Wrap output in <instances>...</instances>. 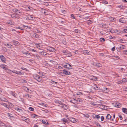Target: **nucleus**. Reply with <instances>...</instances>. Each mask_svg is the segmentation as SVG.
Instances as JSON below:
<instances>
[{"label":"nucleus","instance_id":"nucleus-1","mask_svg":"<svg viewBox=\"0 0 127 127\" xmlns=\"http://www.w3.org/2000/svg\"><path fill=\"white\" fill-rule=\"evenodd\" d=\"M33 77L38 81L41 82L42 80V78L37 74H35L33 76Z\"/></svg>","mask_w":127,"mask_h":127},{"label":"nucleus","instance_id":"nucleus-2","mask_svg":"<svg viewBox=\"0 0 127 127\" xmlns=\"http://www.w3.org/2000/svg\"><path fill=\"white\" fill-rule=\"evenodd\" d=\"M47 50L51 52H54L56 51V49H55L50 46L48 47L47 48Z\"/></svg>","mask_w":127,"mask_h":127},{"label":"nucleus","instance_id":"nucleus-3","mask_svg":"<svg viewBox=\"0 0 127 127\" xmlns=\"http://www.w3.org/2000/svg\"><path fill=\"white\" fill-rule=\"evenodd\" d=\"M0 100L6 102L8 101V100L3 96V95L1 94H0Z\"/></svg>","mask_w":127,"mask_h":127},{"label":"nucleus","instance_id":"nucleus-4","mask_svg":"<svg viewBox=\"0 0 127 127\" xmlns=\"http://www.w3.org/2000/svg\"><path fill=\"white\" fill-rule=\"evenodd\" d=\"M64 67L68 69H71L72 68V66L69 64H66L64 65Z\"/></svg>","mask_w":127,"mask_h":127},{"label":"nucleus","instance_id":"nucleus-5","mask_svg":"<svg viewBox=\"0 0 127 127\" xmlns=\"http://www.w3.org/2000/svg\"><path fill=\"white\" fill-rule=\"evenodd\" d=\"M0 58L1 61L4 63H5L6 62V60L4 57L1 55L0 56Z\"/></svg>","mask_w":127,"mask_h":127},{"label":"nucleus","instance_id":"nucleus-6","mask_svg":"<svg viewBox=\"0 0 127 127\" xmlns=\"http://www.w3.org/2000/svg\"><path fill=\"white\" fill-rule=\"evenodd\" d=\"M39 53L42 56H46L47 55V54H48L47 53L44 51L39 52Z\"/></svg>","mask_w":127,"mask_h":127},{"label":"nucleus","instance_id":"nucleus-7","mask_svg":"<svg viewBox=\"0 0 127 127\" xmlns=\"http://www.w3.org/2000/svg\"><path fill=\"white\" fill-rule=\"evenodd\" d=\"M64 75L65 74L66 75H69L70 73V72H69L68 70H66L64 69L63 70Z\"/></svg>","mask_w":127,"mask_h":127},{"label":"nucleus","instance_id":"nucleus-8","mask_svg":"<svg viewBox=\"0 0 127 127\" xmlns=\"http://www.w3.org/2000/svg\"><path fill=\"white\" fill-rule=\"evenodd\" d=\"M109 32L111 33H116L118 31V30H114V29H111L109 30Z\"/></svg>","mask_w":127,"mask_h":127},{"label":"nucleus","instance_id":"nucleus-9","mask_svg":"<svg viewBox=\"0 0 127 127\" xmlns=\"http://www.w3.org/2000/svg\"><path fill=\"white\" fill-rule=\"evenodd\" d=\"M119 22L123 23H125L126 22V21L125 20V19L124 18H122L119 19Z\"/></svg>","mask_w":127,"mask_h":127},{"label":"nucleus","instance_id":"nucleus-10","mask_svg":"<svg viewBox=\"0 0 127 127\" xmlns=\"http://www.w3.org/2000/svg\"><path fill=\"white\" fill-rule=\"evenodd\" d=\"M12 72L13 73H15L18 75L21 74H22V73H21L20 71H16L14 70L12 71Z\"/></svg>","mask_w":127,"mask_h":127},{"label":"nucleus","instance_id":"nucleus-11","mask_svg":"<svg viewBox=\"0 0 127 127\" xmlns=\"http://www.w3.org/2000/svg\"><path fill=\"white\" fill-rule=\"evenodd\" d=\"M32 37L34 38H38L39 37V35L37 33H34L32 35Z\"/></svg>","mask_w":127,"mask_h":127},{"label":"nucleus","instance_id":"nucleus-12","mask_svg":"<svg viewBox=\"0 0 127 127\" xmlns=\"http://www.w3.org/2000/svg\"><path fill=\"white\" fill-rule=\"evenodd\" d=\"M69 121L73 123H76V122L75 119L73 118H70L69 119Z\"/></svg>","mask_w":127,"mask_h":127},{"label":"nucleus","instance_id":"nucleus-13","mask_svg":"<svg viewBox=\"0 0 127 127\" xmlns=\"http://www.w3.org/2000/svg\"><path fill=\"white\" fill-rule=\"evenodd\" d=\"M7 66L5 64H1L0 65V67L1 68L4 70H6L7 69Z\"/></svg>","mask_w":127,"mask_h":127},{"label":"nucleus","instance_id":"nucleus-14","mask_svg":"<svg viewBox=\"0 0 127 127\" xmlns=\"http://www.w3.org/2000/svg\"><path fill=\"white\" fill-rule=\"evenodd\" d=\"M61 107L62 108H64V109L67 110L68 109V106L66 105L63 104V106H61Z\"/></svg>","mask_w":127,"mask_h":127},{"label":"nucleus","instance_id":"nucleus-15","mask_svg":"<svg viewBox=\"0 0 127 127\" xmlns=\"http://www.w3.org/2000/svg\"><path fill=\"white\" fill-rule=\"evenodd\" d=\"M14 45L16 46H18L19 45V42L15 40H13L12 42Z\"/></svg>","mask_w":127,"mask_h":127},{"label":"nucleus","instance_id":"nucleus-16","mask_svg":"<svg viewBox=\"0 0 127 127\" xmlns=\"http://www.w3.org/2000/svg\"><path fill=\"white\" fill-rule=\"evenodd\" d=\"M111 116L110 114H108L106 117V121L109 120L111 118Z\"/></svg>","mask_w":127,"mask_h":127},{"label":"nucleus","instance_id":"nucleus-17","mask_svg":"<svg viewBox=\"0 0 127 127\" xmlns=\"http://www.w3.org/2000/svg\"><path fill=\"white\" fill-rule=\"evenodd\" d=\"M75 101L76 102H75V103H78V102H82L83 101V100L81 99L78 98L77 100L76 99Z\"/></svg>","mask_w":127,"mask_h":127},{"label":"nucleus","instance_id":"nucleus-18","mask_svg":"<svg viewBox=\"0 0 127 127\" xmlns=\"http://www.w3.org/2000/svg\"><path fill=\"white\" fill-rule=\"evenodd\" d=\"M90 79L93 80H96L97 79V77L94 76H92L90 77Z\"/></svg>","mask_w":127,"mask_h":127},{"label":"nucleus","instance_id":"nucleus-19","mask_svg":"<svg viewBox=\"0 0 127 127\" xmlns=\"http://www.w3.org/2000/svg\"><path fill=\"white\" fill-rule=\"evenodd\" d=\"M1 104L2 105H3L4 106L6 107L8 109H9V106L8 105L6 104L3 103H2Z\"/></svg>","mask_w":127,"mask_h":127},{"label":"nucleus","instance_id":"nucleus-20","mask_svg":"<svg viewBox=\"0 0 127 127\" xmlns=\"http://www.w3.org/2000/svg\"><path fill=\"white\" fill-rule=\"evenodd\" d=\"M125 46L124 45H122L120 46L119 47V48H118V49L119 50H119H121L122 49H125Z\"/></svg>","mask_w":127,"mask_h":127},{"label":"nucleus","instance_id":"nucleus-21","mask_svg":"<svg viewBox=\"0 0 127 127\" xmlns=\"http://www.w3.org/2000/svg\"><path fill=\"white\" fill-rule=\"evenodd\" d=\"M94 65L97 67H101V64L97 63H94Z\"/></svg>","mask_w":127,"mask_h":127},{"label":"nucleus","instance_id":"nucleus-22","mask_svg":"<svg viewBox=\"0 0 127 127\" xmlns=\"http://www.w3.org/2000/svg\"><path fill=\"white\" fill-rule=\"evenodd\" d=\"M123 112L127 114V109L126 108H123L122 109Z\"/></svg>","mask_w":127,"mask_h":127},{"label":"nucleus","instance_id":"nucleus-23","mask_svg":"<svg viewBox=\"0 0 127 127\" xmlns=\"http://www.w3.org/2000/svg\"><path fill=\"white\" fill-rule=\"evenodd\" d=\"M102 26L103 28H108V25L107 24H102Z\"/></svg>","mask_w":127,"mask_h":127},{"label":"nucleus","instance_id":"nucleus-24","mask_svg":"<svg viewBox=\"0 0 127 127\" xmlns=\"http://www.w3.org/2000/svg\"><path fill=\"white\" fill-rule=\"evenodd\" d=\"M3 126L4 127H5L6 126L5 124L3 123L2 122H0V127H2Z\"/></svg>","mask_w":127,"mask_h":127},{"label":"nucleus","instance_id":"nucleus-25","mask_svg":"<svg viewBox=\"0 0 127 127\" xmlns=\"http://www.w3.org/2000/svg\"><path fill=\"white\" fill-rule=\"evenodd\" d=\"M95 87H93V88L94 89L97 90H100V88L99 87H97V86L96 85H95Z\"/></svg>","mask_w":127,"mask_h":127},{"label":"nucleus","instance_id":"nucleus-26","mask_svg":"<svg viewBox=\"0 0 127 127\" xmlns=\"http://www.w3.org/2000/svg\"><path fill=\"white\" fill-rule=\"evenodd\" d=\"M11 94L12 95L14 96L15 97H16V96H17V94L15 93L11 92Z\"/></svg>","mask_w":127,"mask_h":127},{"label":"nucleus","instance_id":"nucleus-27","mask_svg":"<svg viewBox=\"0 0 127 127\" xmlns=\"http://www.w3.org/2000/svg\"><path fill=\"white\" fill-rule=\"evenodd\" d=\"M83 53L84 54H87L88 55H89V52H88V51L87 50H84L83 51Z\"/></svg>","mask_w":127,"mask_h":127},{"label":"nucleus","instance_id":"nucleus-28","mask_svg":"<svg viewBox=\"0 0 127 127\" xmlns=\"http://www.w3.org/2000/svg\"><path fill=\"white\" fill-rule=\"evenodd\" d=\"M5 46H7L8 48H11L12 46V45L10 44H5Z\"/></svg>","mask_w":127,"mask_h":127},{"label":"nucleus","instance_id":"nucleus-29","mask_svg":"<svg viewBox=\"0 0 127 127\" xmlns=\"http://www.w3.org/2000/svg\"><path fill=\"white\" fill-rule=\"evenodd\" d=\"M22 52L23 54H25L27 56L28 55L31 56V54L30 53H29L28 52H26L24 51Z\"/></svg>","mask_w":127,"mask_h":127},{"label":"nucleus","instance_id":"nucleus-30","mask_svg":"<svg viewBox=\"0 0 127 127\" xmlns=\"http://www.w3.org/2000/svg\"><path fill=\"white\" fill-rule=\"evenodd\" d=\"M57 103L59 104L60 105L63 106V104L62 103V102L60 101H57Z\"/></svg>","mask_w":127,"mask_h":127},{"label":"nucleus","instance_id":"nucleus-31","mask_svg":"<svg viewBox=\"0 0 127 127\" xmlns=\"http://www.w3.org/2000/svg\"><path fill=\"white\" fill-rule=\"evenodd\" d=\"M42 122L44 124L47 125L48 124V123L47 121H45V120H42Z\"/></svg>","mask_w":127,"mask_h":127},{"label":"nucleus","instance_id":"nucleus-32","mask_svg":"<svg viewBox=\"0 0 127 127\" xmlns=\"http://www.w3.org/2000/svg\"><path fill=\"white\" fill-rule=\"evenodd\" d=\"M8 105L9 106L11 107H14V105L13 104L9 102Z\"/></svg>","mask_w":127,"mask_h":127},{"label":"nucleus","instance_id":"nucleus-33","mask_svg":"<svg viewBox=\"0 0 127 127\" xmlns=\"http://www.w3.org/2000/svg\"><path fill=\"white\" fill-rule=\"evenodd\" d=\"M57 74L63 76L64 75L63 72H63H57Z\"/></svg>","mask_w":127,"mask_h":127},{"label":"nucleus","instance_id":"nucleus-34","mask_svg":"<svg viewBox=\"0 0 127 127\" xmlns=\"http://www.w3.org/2000/svg\"><path fill=\"white\" fill-rule=\"evenodd\" d=\"M75 100V99H73V100H71L70 101V102L72 103H74V104H75L76 103H75V102H76Z\"/></svg>","mask_w":127,"mask_h":127},{"label":"nucleus","instance_id":"nucleus-35","mask_svg":"<svg viewBox=\"0 0 127 127\" xmlns=\"http://www.w3.org/2000/svg\"><path fill=\"white\" fill-rule=\"evenodd\" d=\"M63 52L64 54L65 55H67L68 52H67L66 51L63 50Z\"/></svg>","mask_w":127,"mask_h":127},{"label":"nucleus","instance_id":"nucleus-36","mask_svg":"<svg viewBox=\"0 0 127 127\" xmlns=\"http://www.w3.org/2000/svg\"><path fill=\"white\" fill-rule=\"evenodd\" d=\"M100 40L101 42H104L105 41V39L104 38H100Z\"/></svg>","mask_w":127,"mask_h":127},{"label":"nucleus","instance_id":"nucleus-37","mask_svg":"<svg viewBox=\"0 0 127 127\" xmlns=\"http://www.w3.org/2000/svg\"><path fill=\"white\" fill-rule=\"evenodd\" d=\"M100 107H102V108H101L102 109H105V107H106V106L104 105H101Z\"/></svg>","mask_w":127,"mask_h":127},{"label":"nucleus","instance_id":"nucleus-38","mask_svg":"<svg viewBox=\"0 0 127 127\" xmlns=\"http://www.w3.org/2000/svg\"><path fill=\"white\" fill-rule=\"evenodd\" d=\"M32 117L33 118H35V117H38L37 116V115L35 114H33L32 115Z\"/></svg>","mask_w":127,"mask_h":127},{"label":"nucleus","instance_id":"nucleus-39","mask_svg":"<svg viewBox=\"0 0 127 127\" xmlns=\"http://www.w3.org/2000/svg\"><path fill=\"white\" fill-rule=\"evenodd\" d=\"M122 81L123 82H125L127 81V79L126 78H124L123 79Z\"/></svg>","mask_w":127,"mask_h":127},{"label":"nucleus","instance_id":"nucleus-40","mask_svg":"<svg viewBox=\"0 0 127 127\" xmlns=\"http://www.w3.org/2000/svg\"><path fill=\"white\" fill-rule=\"evenodd\" d=\"M110 19L112 21H115L116 20V19L115 18H113L112 17H111L110 18Z\"/></svg>","mask_w":127,"mask_h":127},{"label":"nucleus","instance_id":"nucleus-41","mask_svg":"<svg viewBox=\"0 0 127 127\" xmlns=\"http://www.w3.org/2000/svg\"><path fill=\"white\" fill-rule=\"evenodd\" d=\"M62 121L63 122H65V123H66L67 122V120L65 118H63L62 120Z\"/></svg>","mask_w":127,"mask_h":127},{"label":"nucleus","instance_id":"nucleus-42","mask_svg":"<svg viewBox=\"0 0 127 127\" xmlns=\"http://www.w3.org/2000/svg\"><path fill=\"white\" fill-rule=\"evenodd\" d=\"M25 95L28 98H31V95H29L28 94H26Z\"/></svg>","mask_w":127,"mask_h":127},{"label":"nucleus","instance_id":"nucleus-43","mask_svg":"<svg viewBox=\"0 0 127 127\" xmlns=\"http://www.w3.org/2000/svg\"><path fill=\"white\" fill-rule=\"evenodd\" d=\"M51 83L53 84H57L58 83L57 82H55V81H51Z\"/></svg>","mask_w":127,"mask_h":127},{"label":"nucleus","instance_id":"nucleus-44","mask_svg":"<svg viewBox=\"0 0 127 127\" xmlns=\"http://www.w3.org/2000/svg\"><path fill=\"white\" fill-rule=\"evenodd\" d=\"M92 21L91 20H89L88 21L87 24L88 25L91 24L92 23Z\"/></svg>","mask_w":127,"mask_h":127},{"label":"nucleus","instance_id":"nucleus-45","mask_svg":"<svg viewBox=\"0 0 127 127\" xmlns=\"http://www.w3.org/2000/svg\"><path fill=\"white\" fill-rule=\"evenodd\" d=\"M74 32L76 33H79L80 32V31L76 29L74 30Z\"/></svg>","mask_w":127,"mask_h":127},{"label":"nucleus","instance_id":"nucleus-46","mask_svg":"<svg viewBox=\"0 0 127 127\" xmlns=\"http://www.w3.org/2000/svg\"><path fill=\"white\" fill-rule=\"evenodd\" d=\"M15 12H17L18 13H21L20 11L17 9H15Z\"/></svg>","mask_w":127,"mask_h":127},{"label":"nucleus","instance_id":"nucleus-47","mask_svg":"<svg viewBox=\"0 0 127 127\" xmlns=\"http://www.w3.org/2000/svg\"><path fill=\"white\" fill-rule=\"evenodd\" d=\"M29 109L30 110L32 111H33L34 110V108H32V107H29Z\"/></svg>","mask_w":127,"mask_h":127},{"label":"nucleus","instance_id":"nucleus-48","mask_svg":"<svg viewBox=\"0 0 127 127\" xmlns=\"http://www.w3.org/2000/svg\"><path fill=\"white\" fill-rule=\"evenodd\" d=\"M11 115H12L11 114H10L9 113H7V115L9 117H13V116H11Z\"/></svg>","mask_w":127,"mask_h":127},{"label":"nucleus","instance_id":"nucleus-49","mask_svg":"<svg viewBox=\"0 0 127 127\" xmlns=\"http://www.w3.org/2000/svg\"><path fill=\"white\" fill-rule=\"evenodd\" d=\"M28 16L29 19H30V20H32V19L33 18V16L31 15H28Z\"/></svg>","mask_w":127,"mask_h":127},{"label":"nucleus","instance_id":"nucleus-50","mask_svg":"<svg viewBox=\"0 0 127 127\" xmlns=\"http://www.w3.org/2000/svg\"><path fill=\"white\" fill-rule=\"evenodd\" d=\"M125 41V40L123 39H122L119 40V41L120 42L124 43V41Z\"/></svg>","mask_w":127,"mask_h":127},{"label":"nucleus","instance_id":"nucleus-51","mask_svg":"<svg viewBox=\"0 0 127 127\" xmlns=\"http://www.w3.org/2000/svg\"><path fill=\"white\" fill-rule=\"evenodd\" d=\"M121 105L120 104H116L115 105L116 106H117L118 108H120V107H121Z\"/></svg>","mask_w":127,"mask_h":127},{"label":"nucleus","instance_id":"nucleus-52","mask_svg":"<svg viewBox=\"0 0 127 127\" xmlns=\"http://www.w3.org/2000/svg\"><path fill=\"white\" fill-rule=\"evenodd\" d=\"M90 104L93 105V106H95L96 105V104H95V102H91V103H90Z\"/></svg>","mask_w":127,"mask_h":127},{"label":"nucleus","instance_id":"nucleus-53","mask_svg":"<svg viewBox=\"0 0 127 127\" xmlns=\"http://www.w3.org/2000/svg\"><path fill=\"white\" fill-rule=\"evenodd\" d=\"M123 52L124 54L126 55H127V50H124Z\"/></svg>","mask_w":127,"mask_h":127},{"label":"nucleus","instance_id":"nucleus-54","mask_svg":"<svg viewBox=\"0 0 127 127\" xmlns=\"http://www.w3.org/2000/svg\"><path fill=\"white\" fill-rule=\"evenodd\" d=\"M11 17L12 18H16V15L14 14H12L11 15Z\"/></svg>","mask_w":127,"mask_h":127},{"label":"nucleus","instance_id":"nucleus-55","mask_svg":"<svg viewBox=\"0 0 127 127\" xmlns=\"http://www.w3.org/2000/svg\"><path fill=\"white\" fill-rule=\"evenodd\" d=\"M18 111L21 113L23 112V110L22 109L19 108V110H18Z\"/></svg>","mask_w":127,"mask_h":127},{"label":"nucleus","instance_id":"nucleus-56","mask_svg":"<svg viewBox=\"0 0 127 127\" xmlns=\"http://www.w3.org/2000/svg\"><path fill=\"white\" fill-rule=\"evenodd\" d=\"M82 94H83L81 92H78L76 94V95H81Z\"/></svg>","mask_w":127,"mask_h":127},{"label":"nucleus","instance_id":"nucleus-57","mask_svg":"<svg viewBox=\"0 0 127 127\" xmlns=\"http://www.w3.org/2000/svg\"><path fill=\"white\" fill-rule=\"evenodd\" d=\"M68 55L69 57H71L72 56V55L70 53V52H68Z\"/></svg>","mask_w":127,"mask_h":127},{"label":"nucleus","instance_id":"nucleus-58","mask_svg":"<svg viewBox=\"0 0 127 127\" xmlns=\"http://www.w3.org/2000/svg\"><path fill=\"white\" fill-rule=\"evenodd\" d=\"M21 69L23 70H25L26 71H28V70L27 68L24 67H22L21 68Z\"/></svg>","mask_w":127,"mask_h":127},{"label":"nucleus","instance_id":"nucleus-59","mask_svg":"<svg viewBox=\"0 0 127 127\" xmlns=\"http://www.w3.org/2000/svg\"><path fill=\"white\" fill-rule=\"evenodd\" d=\"M123 32L124 33H127V29H124L123 30Z\"/></svg>","mask_w":127,"mask_h":127},{"label":"nucleus","instance_id":"nucleus-60","mask_svg":"<svg viewBox=\"0 0 127 127\" xmlns=\"http://www.w3.org/2000/svg\"><path fill=\"white\" fill-rule=\"evenodd\" d=\"M71 18L72 19H75V17L74 16V15L73 14H71Z\"/></svg>","mask_w":127,"mask_h":127},{"label":"nucleus","instance_id":"nucleus-61","mask_svg":"<svg viewBox=\"0 0 127 127\" xmlns=\"http://www.w3.org/2000/svg\"><path fill=\"white\" fill-rule=\"evenodd\" d=\"M116 59V60H118L120 59L119 57L118 56H115L114 57Z\"/></svg>","mask_w":127,"mask_h":127},{"label":"nucleus","instance_id":"nucleus-62","mask_svg":"<svg viewBox=\"0 0 127 127\" xmlns=\"http://www.w3.org/2000/svg\"><path fill=\"white\" fill-rule=\"evenodd\" d=\"M104 116H101V121H103L104 120Z\"/></svg>","mask_w":127,"mask_h":127},{"label":"nucleus","instance_id":"nucleus-63","mask_svg":"<svg viewBox=\"0 0 127 127\" xmlns=\"http://www.w3.org/2000/svg\"><path fill=\"white\" fill-rule=\"evenodd\" d=\"M95 117L97 119H98L100 118V116L99 115H97L95 116Z\"/></svg>","mask_w":127,"mask_h":127},{"label":"nucleus","instance_id":"nucleus-64","mask_svg":"<svg viewBox=\"0 0 127 127\" xmlns=\"http://www.w3.org/2000/svg\"><path fill=\"white\" fill-rule=\"evenodd\" d=\"M104 55L103 53H99V55L100 56H103Z\"/></svg>","mask_w":127,"mask_h":127}]
</instances>
